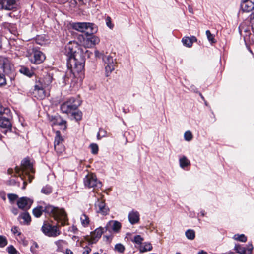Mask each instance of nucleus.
Here are the masks:
<instances>
[{
    "mask_svg": "<svg viewBox=\"0 0 254 254\" xmlns=\"http://www.w3.org/2000/svg\"><path fill=\"white\" fill-rule=\"evenodd\" d=\"M64 53L67 57V67L69 73L75 74L84 68V59L80 46L75 42H70L65 46Z\"/></svg>",
    "mask_w": 254,
    "mask_h": 254,
    "instance_id": "f257e3e1",
    "label": "nucleus"
},
{
    "mask_svg": "<svg viewBox=\"0 0 254 254\" xmlns=\"http://www.w3.org/2000/svg\"><path fill=\"white\" fill-rule=\"evenodd\" d=\"M44 212L52 215L58 223H60L61 226H64L68 224L67 215L64 209L47 205L44 208Z\"/></svg>",
    "mask_w": 254,
    "mask_h": 254,
    "instance_id": "f03ea898",
    "label": "nucleus"
},
{
    "mask_svg": "<svg viewBox=\"0 0 254 254\" xmlns=\"http://www.w3.org/2000/svg\"><path fill=\"white\" fill-rule=\"evenodd\" d=\"M15 173L18 175L22 180H24L25 174L35 172L33 164L27 158H24L21 161V168L16 166L15 168Z\"/></svg>",
    "mask_w": 254,
    "mask_h": 254,
    "instance_id": "7ed1b4c3",
    "label": "nucleus"
},
{
    "mask_svg": "<svg viewBox=\"0 0 254 254\" xmlns=\"http://www.w3.org/2000/svg\"><path fill=\"white\" fill-rule=\"evenodd\" d=\"M11 111L8 108H4L0 103V127L2 128H9L11 127L10 119Z\"/></svg>",
    "mask_w": 254,
    "mask_h": 254,
    "instance_id": "20e7f679",
    "label": "nucleus"
},
{
    "mask_svg": "<svg viewBox=\"0 0 254 254\" xmlns=\"http://www.w3.org/2000/svg\"><path fill=\"white\" fill-rule=\"evenodd\" d=\"M74 29L81 32H85L86 34H92L97 31V26L92 23L77 22L73 25Z\"/></svg>",
    "mask_w": 254,
    "mask_h": 254,
    "instance_id": "39448f33",
    "label": "nucleus"
},
{
    "mask_svg": "<svg viewBox=\"0 0 254 254\" xmlns=\"http://www.w3.org/2000/svg\"><path fill=\"white\" fill-rule=\"evenodd\" d=\"M0 70L6 75L10 74L13 71V65L8 58L0 56Z\"/></svg>",
    "mask_w": 254,
    "mask_h": 254,
    "instance_id": "423d86ee",
    "label": "nucleus"
},
{
    "mask_svg": "<svg viewBox=\"0 0 254 254\" xmlns=\"http://www.w3.org/2000/svg\"><path fill=\"white\" fill-rule=\"evenodd\" d=\"M80 104L78 100L72 98L61 105V110L63 113H68L72 110H76Z\"/></svg>",
    "mask_w": 254,
    "mask_h": 254,
    "instance_id": "0eeeda50",
    "label": "nucleus"
},
{
    "mask_svg": "<svg viewBox=\"0 0 254 254\" xmlns=\"http://www.w3.org/2000/svg\"><path fill=\"white\" fill-rule=\"evenodd\" d=\"M84 182L85 186L89 188H100L102 186L101 182L97 180L96 175L93 173H88L84 178Z\"/></svg>",
    "mask_w": 254,
    "mask_h": 254,
    "instance_id": "6e6552de",
    "label": "nucleus"
},
{
    "mask_svg": "<svg viewBox=\"0 0 254 254\" xmlns=\"http://www.w3.org/2000/svg\"><path fill=\"white\" fill-rule=\"evenodd\" d=\"M42 231L49 237H56L60 234V231L57 226H52L47 222H44Z\"/></svg>",
    "mask_w": 254,
    "mask_h": 254,
    "instance_id": "1a4fd4ad",
    "label": "nucleus"
},
{
    "mask_svg": "<svg viewBox=\"0 0 254 254\" xmlns=\"http://www.w3.org/2000/svg\"><path fill=\"white\" fill-rule=\"evenodd\" d=\"M29 58L32 63L40 64L45 59V56L40 51L33 49L29 54Z\"/></svg>",
    "mask_w": 254,
    "mask_h": 254,
    "instance_id": "9d476101",
    "label": "nucleus"
},
{
    "mask_svg": "<svg viewBox=\"0 0 254 254\" xmlns=\"http://www.w3.org/2000/svg\"><path fill=\"white\" fill-rule=\"evenodd\" d=\"M102 59L105 65L106 76L108 77L115 69L114 59L110 55L104 56Z\"/></svg>",
    "mask_w": 254,
    "mask_h": 254,
    "instance_id": "9b49d317",
    "label": "nucleus"
},
{
    "mask_svg": "<svg viewBox=\"0 0 254 254\" xmlns=\"http://www.w3.org/2000/svg\"><path fill=\"white\" fill-rule=\"evenodd\" d=\"M95 207L96 212L103 215H106L109 213V209L106 206L105 200H103L102 197L98 198L97 201L95 203Z\"/></svg>",
    "mask_w": 254,
    "mask_h": 254,
    "instance_id": "f8f14e48",
    "label": "nucleus"
},
{
    "mask_svg": "<svg viewBox=\"0 0 254 254\" xmlns=\"http://www.w3.org/2000/svg\"><path fill=\"white\" fill-rule=\"evenodd\" d=\"M33 201L26 197L20 198L17 202L19 208L25 210L29 209Z\"/></svg>",
    "mask_w": 254,
    "mask_h": 254,
    "instance_id": "ddd939ff",
    "label": "nucleus"
},
{
    "mask_svg": "<svg viewBox=\"0 0 254 254\" xmlns=\"http://www.w3.org/2000/svg\"><path fill=\"white\" fill-rule=\"evenodd\" d=\"M16 0H0V6L2 9L10 10L16 7Z\"/></svg>",
    "mask_w": 254,
    "mask_h": 254,
    "instance_id": "4468645a",
    "label": "nucleus"
},
{
    "mask_svg": "<svg viewBox=\"0 0 254 254\" xmlns=\"http://www.w3.org/2000/svg\"><path fill=\"white\" fill-rule=\"evenodd\" d=\"M234 250L240 254H252L253 246L252 243H249L247 248L241 246L240 245H236Z\"/></svg>",
    "mask_w": 254,
    "mask_h": 254,
    "instance_id": "2eb2a0df",
    "label": "nucleus"
},
{
    "mask_svg": "<svg viewBox=\"0 0 254 254\" xmlns=\"http://www.w3.org/2000/svg\"><path fill=\"white\" fill-rule=\"evenodd\" d=\"M241 7L244 12H250L254 9V0H242Z\"/></svg>",
    "mask_w": 254,
    "mask_h": 254,
    "instance_id": "dca6fc26",
    "label": "nucleus"
},
{
    "mask_svg": "<svg viewBox=\"0 0 254 254\" xmlns=\"http://www.w3.org/2000/svg\"><path fill=\"white\" fill-rule=\"evenodd\" d=\"M87 37L84 39L85 44L88 47H92L98 44L100 42L99 38L92 34H87Z\"/></svg>",
    "mask_w": 254,
    "mask_h": 254,
    "instance_id": "f3484780",
    "label": "nucleus"
},
{
    "mask_svg": "<svg viewBox=\"0 0 254 254\" xmlns=\"http://www.w3.org/2000/svg\"><path fill=\"white\" fill-rule=\"evenodd\" d=\"M50 121L52 123V125H58L60 126H64L63 130H65L66 129V122L62 119L59 116H52L49 118Z\"/></svg>",
    "mask_w": 254,
    "mask_h": 254,
    "instance_id": "a211bd4d",
    "label": "nucleus"
},
{
    "mask_svg": "<svg viewBox=\"0 0 254 254\" xmlns=\"http://www.w3.org/2000/svg\"><path fill=\"white\" fill-rule=\"evenodd\" d=\"M102 233V229L99 228L95 229V231L91 234L89 243L91 244L96 243L101 237Z\"/></svg>",
    "mask_w": 254,
    "mask_h": 254,
    "instance_id": "6ab92c4d",
    "label": "nucleus"
},
{
    "mask_svg": "<svg viewBox=\"0 0 254 254\" xmlns=\"http://www.w3.org/2000/svg\"><path fill=\"white\" fill-rule=\"evenodd\" d=\"M128 220L129 222L133 225L138 223L140 220V215L136 211H132L128 214Z\"/></svg>",
    "mask_w": 254,
    "mask_h": 254,
    "instance_id": "aec40b11",
    "label": "nucleus"
},
{
    "mask_svg": "<svg viewBox=\"0 0 254 254\" xmlns=\"http://www.w3.org/2000/svg\"><path fill=\"white\" fill-rule=\"evenodd\" d=\"M43 87H39L37 85L35 86L34 94L35 97L38 99H43L46 97L45 91Z\"/></svg>",
    "mask_w": 254,
    "mask_h": 254,
    "instance_id": "412c9836",
    "label": "nucleus"
},
{
    "mask_svg": "<svg viewBox=\"0 0 254 254\" xmlns=\"http://www.w3.org/2000/svg\"><path fill=\"white\" fill-rule=\"evenodd\" d=\"M197 39L195 36L190 37H185L182 38V42L183 45L188 47H191L193 42H196Z\"/></svg>",
    "mask_w": 254,
    "mask_h": 254,
    "instance_id": "4be33fe9",
    "label": "nucleus"
},
{
    "mask_svg": "<svg viewBox=\"0 0 254 254\" xmlns=\"http://www.w3.org/2000/svg\"><path fill=\"white\" fill-rule=\"evenodd\" d=\"M107 227L115 232H117L120 229L121 224L119 222L117 221H110L108 223Z\"/></svg>",
    "mask_w": 254,
    "mask_h": 254,
    "instance_id": "5701e85b",
    "label": "nucleus"
},
{
    "mask_svg": "<svg viewBox=\"0 0 254 254\" xmlns=\"http://www.w3.org/2000/svg\"><path fill=\"white\" fill-rule=\"evenodd\" d=\"M138 248L140 253H144L152 250L153 248L150 243L145 242L139 246Z\"/></svg>",
    "mask_w": 254,
    "mask_h": 254,
    "instance_id": "b1692460",
    "label": "nucleus"
},
{
    "mask_svg": "<svg viewBox=\"0 0 254 254\" xmlns=\"http://www.w3.org/2000/svg\"><path fill=\"white\" fill-rule=\"evenodd\" d=\"M18 218L19 220L22 219L23 220V221L21 222V223H22L24 224H28L31 221L30 215L28 212H26L20 214Z\"/></svg>",
    "mask_w": 254,
    "mask_h": 254,
    "instance_id": "393cba45",
    "label": "nucleus"
},
{
    "mask_svg": "<svg viewBox=\"0 0 254 254\" xmlns=\"http://www.w3.org/2000/svg\"><path fill=\"white\" fill-rule=\"evenodd\" d=\"M52 80V77L49 75H46L41 81V87L43 88L48 87L51 84Z\"/></svg>",
    "mask_w": 254,
    "mask_h": 254,
    "instance_id": "a878e982",
    "label": "nucleus"
},
{
    "mask_svg": "<svg viewBox=\"0 0 254 254\" xmlns=\"http://www.w3.org/2000/svg\"><path fill=\"white\" fill-rule=\"evenodd\" d=\"M179 164L181 168L185 169L190 165V161L185 156H183L179 159Z\"/></svg>",
    "mask_w": 254,
    "mask_h": 254,
    "instance_id": "bb28decb",
    "label": "nucleus"
},
{
    "mask_svg": "<svg viewBox=\"0 0 254 254\" xmlns=\"http://www.w3.org/2000/svg\"><path fill=\"white\" fill-rule=\"evenodd\" d=\"M43 212H44V208L39 206L33 209V214L35 217L38 218L41 216Z\"/></svg>",
    "mask_w": 254,
    "mask_h": 254,
    "instance_id": "cd10ccee",
    "label": "nucleus"
},
{
    "mask_svg": "<svg viewBox=\"0 0 254 254\" xmlns=\"http://www.w3.org/2000/svg\"><path fill=\"white\" fill-rule=\"evenodd\" d=\"M80 221L81 224L84 227H86L89 224L90 220L89 217L83 214L80 217Z\"/></svg>",
    "mask_w": 254,
    "mask_h": 254,
    "instance_id": "c85d7f7f",
    "label": "nucleus"
},
{
    "mask_svg": "<svg viewBox=\"0 0 254 254\" xmlns=\"http://www.w3.org/2000/svg\"><path fill=\"white\" fill-rule=\"evenodd\" d=\"M19 72L28 77H31L33 74V72L30 69L24 66L20 68Z\"/></svg>",
    "mask_w": 254,
    "mask_h": 254,
    "instance_id": "c756f323",
    "label": "nucleus"
},
{
    "mask_svg": "<svg viewBox=\"0 0 254 254\" xmlns=\"http://www.w3.org/2000/svg\"><path fill=\"white\" fill-rule=\"evenodd\" d=\"M186 237L190 240L194 239L195 237V233L193 230L188 229L185 232Z\"/></svg>",
    "mask_w": 254,
    "mask_h": 254,
    "instance_id": "7c9ffc66",
    "label": "nucleus"
},
{
    "mask_svg": "<svg viewBox=\"0 0 254 254\" xmlns=\"http://www.w3.org/2000/svg\"><path fill=\"white\" fill-rule=\"evenodd\" d=\"M144 239L140 235H137L134 236L132 241L140 246L142 244V241Z\"/></svg>",
    "mask_w": 254,
    "mask_h": 254,
    "instance_id": "2f4dec72",
    "label": "nucleus"
},
{
    "mask_svg": "<svg viewBox=\"0 0 254 254\" xmlns=\"http://www.w3.org/2000/svg\"><path fill=\"white\" fill-rule=\"evenodd\" d=\"M54 148L58 153H61L64 150V144H54Z\"/></svg>",
    "mask_w": 254,
    "mask_h": 254,
    "instance_id": "473e14b6",
    "label": "nucleus"
},
{
    "mask_svg": "<svg viewBox=\"0 0 254 254\" xmlns=\"http://www.w3.org/2000/svg\"><path fill=\"white\" fill-rule=\"evenodd\" d=\"M233 239L242 242L247 241V237L244 234H235L233 236Z\"/></svg>",
    "mask_w": 254,
    "mask_h": 254,
    "instance_id": "72a5a7b5",
    "label": "nucleus"
},
{
    "mask_svg": "<svg viewBox=\"0 0 254 254\" xmlns=\"http://www.w3.org/2000/svg\"><path fill=\"white\" fill-rule=\"evenodd\" d=\"M64 138L61 136L60 132L57 131L56 132V136L55 137V143H60L64 141Z\"/></svg>",
    "mask_w": 254,
    "mask_h": 254,
    "instance_id": "f704fd0d",
    "label": "nucleus"
},
{
    "mask_svg": "<svg viewBox=\"0 0 254 254\" xmlns=\"http://www.w3.org/2000/svg\"><path fill=\"white\" fill-rule=\"evenodd\" d=\"M193 135L190 131H187L184 133V138L186 141H190L192 138Z\"/></svg>",
    "mask_w": 254,
    "mask_h": 254,
    "instance_id": "c9c22d12",
    "label": "nucleus"
},
{
    "mask_svg": "<svg viewBox=\"0 0 254 254\" xmlns=\"http://www.w3.org/2000/svg\"><path fill=\"white\" fill-rule=\"evenodd\" d=\"M72 116L76 121H79L82 119V113L80 111H76L72 113Z\"/></svg>",
    "mask_w": 254,
    "mask_h": 254,
    "instance_id": "e433bc0d",
    "label": "nucleus"
},
{
    "mask_svg": "<svg viewBox=\"0 0 254 254\" xmlns=\"http://www.w3.org/2000/svg\"><path fill=\"white\" fill-rule=\"evenodd\" d=\"M89 148L91 149L93 154H96L98 153V146L97 144H90Z\"/></svg>",
    "mask_w": 254,
    "mask_h": 254,
    "instance_id": "4c0bfd02",
    "label": "nucleus"
},
{
    "mask_svg": "<svg viewBox=\"0 0 254 254\" xmlns=\"http://www.w3.org/2000/svg\"><path fill=\"white\" fill-rule=\"evenodd\" d=\"M206 34L209 42H210L211 43L216 42L214 36L211 33L209 30H207L206 31Z\"/></svg>",
    "mask_w": 254,
    "mask_h": 254,
    "instance_id": "58836bf2",
    "label": "nucleus"
},
{
    "mask_svg": "<svg viewBox=\"0 0 254 254\" xmlns=\"http://www.w3.org/2000/svg\"><path fill=\"white\" fill-rule=\"evenodd\" d=\"M7 244V240L5 236L0 235V247H4Z\"/></svg>",
    "mask_w": 254,
    "mask_h": 254,
    "instance_id": "ea45409f",
    "label": "nucleus"
},
{
    "mask_svg": "<svg viewBox=\"0 0 254 254\" xmlns=\"http://www.w3.org/2000/svg\"><path fill=\"white\" fill-rule=\"evenodd\" d=\"M41 192L45 194H48L52 192V189L50 187L46 186L42 189Z\"/></svg>",
    "mask_w": 254,
    "mask_h": 254,
    "instance_id": "a19ab883",
    "label": "nucleus"
},
{
    "mask_svg": "<svg viewBox=\"0 0 254 254\" xmlns=\"http://www.w3.org/2000/svg\"><path fill=\"white\" fill-rule=\"evenodd\" d=\"M115 250L120 253H123L125 250V247L122 244H118L115 246Z\"/></svg>",
    "mask_w": 254,
    "mask_h": 254,
    "instance_id": "79ce46f5",
    "label": "nucleus"
},
{
    "mask_svg": "<svg viewBox=\"0 0 254 254\" xmlns=\"http://www.w3.org/2000/svg\"><path fill=\"white\" fill-rule=\"evenodd\" d=\"M106 134V131L103 129H100L97 134V138L98 139L101 138L105 136Z\"/></svg>",
    "mask_w": 254,
    "mask_h": 254,
    "instance_id": "37998d69",
    "label": "nucleus"
},
{
    "mask_svg": "<svg viewBox=\"0 0 254 254\" xmlns=\"http://www.w3.org/2000/svg\"><path fill=\"white\" fill-rule=\"evenodd\" d=\"M8 198L10 202H13L18 198V196L16 194L11 193L8 194Z\"/></svg>",
    "mask_w": 254,
    "mask_h": 254,
    "instance_id": "c03bdc74",
    "label": "nucleus"
},
{
    "mask_svg": "<svg viewBox=\"0 0 254 254\" xmlns=\"http://www.w3.org/2000/svg\"><path fill=\"white\" fill-rule=\"evenodd\" d=\"M6 80L5 76L0 74V86L6 85Z\"/></svg>",
    "mask_w": 254,
    "mask_h": 254,
    "instance_id": "a18cd8bd",
    "label": "nucleus"
},
{
    "mask_svg": "<svg viewBox=\"0 0 254 254\" xmlns=\"http://www.w3.org/2000/svg\"><path fill=\"white\" fill-rule=\"evenodd\" d=\"M7 250L10 254H16L17 252L13 246H10L7 248Z\"/></svg>",
    "mask_w": 254,
    "mask_h": 254,
    "instance_id": "49530a36",
    "label": "nucleus"
},
{
    "mask_svg": "<svg viewBox=\"0 0 254 254\" xmlns=\"http://www.w3.org/2000/svg\"><path fill=\"white\" fill-rule=\"evenodd\" d=\"M11 231L15 235H20L21 234L20 232L19 231V229L17 227H13L11 228Z\"/></svg>",
    "mask_w": 254,
    "mask_h": 254,
    "instance_id": "de8ad7c7",
    "label": "nucleus"
},
{
    "mask_svg": "<svg viewBox=\"0 0 254 254\" xmlns=\"http://www.w3.org/2000/svg\"><path fill=\"white\" fill-rule=\"evenodd\" d=\"M106 24L110 28L113 27V26L111 25V18L109 16H108L106 18Z\"/></svg>",
    "mask_w": 254,
    "mask_h": 254,
    "instance_id": "09e8293b",
    "label": "nucleus"
},
{
    "mask_svg": "<svg viewBox=\"0 0 254 254\" xmlns=\"http://www.w3.org/2000/svg\"><path fill=\"white\" fill-rule=\"evenodd\" d=\"M91 251V249L89 247H86L84 249V251L82 253V254H88Z\"/></svg>",
    "mask_w": 254,
    "mask_h": 254,
    "instance_id": "8fccbe9b",
    "label": "nucleus"
},
{
    "mask_svg": "<svg viewBox=\"0 0 254 254\" xmlns=\"http://www.w3.org/2000/svg\"><path fill=\"white\" fill-rule=\"evenodd\" d=\"M64 241L62 240H59L55 242V244L57 246H59L61 245L62 244L64 243Z\"/></svg>",
    "mask_w": 254,
    "mask_h": 254,
    "instance_id": "3c124183",
    "label": "nucleus"
},
{
    "mask_svg": "<svg viewBox=\"0 0 254 254\" xmlns=\"http://www.w3.org/2000/svg\"><path fill=\"white\" fill-rule=\"evenodd\" d=\"M29 174L30 173H27V174H25L28 177L29 182H31L32 181V180H33V179L34 178V177L33 176L30 175Z\"/></svg>",
    "mask_w": 254,
    "mask_h": 254,
    "instance_id": "603ef678",
    "label": "nucleus"
},
{
    "mask_svg": "<svg viewBox=\"0 0 254 254\" xmlns=\"http://www.w3.org/2000/svg\"><path fill=\"white\" fill-rule=\"evenodd\" d=\"M250 20L254 24V11L250 16Z\"/></svg>",
    "mask_w": 254,
    "mask_h": 254,
    "instance_id": "864d4df0",
    "label": "nucleus"
},
{
    "mask_svg": "<svg viewBox=\"0 0 254 254\" xmlns=\"http://www.w3.org/2000/svg\"><path fill=\"white\" fill-rule=\"evenodd\" d=\"M95 55L96 57L100 58L102 55L101 53L99 52L98 50L95 51Z\"/></svg>",
    "mask_w": 254,
    "mask_h": 254,
    "instance_id": "5fc2aeb1",
    "label": "nucleus"
},
{
    "mask_svg": "<svg viewBox=\"0 0 254 254\" xmlns=\"http://www.w3.org/2000/svg\"><path fill=\"white\" fill-rule=\"evenodd\" d=\"M198 254H208L206 252L201 250L198 252Z\"/></svg>",
    "mask_w": 254,
    "mask_h": 254,
    "instance_id": "6e6d98bb",
    "label": "nucleus"
},
{
    "mask_svg": "<svg viewBox=\"0 0 254 254\" xmlns=\"http://www.w3.org/2000/svg\"><path fill=\"white\" fill-rule=\"evenodd\" d=\"M72 252L70 250L67 249L66 251V254H72Z\"/></svg>",
    "mask_w": 254,
    "mask_h": 254,
    "instance_id": "4d7b16f0",
    "label": "nucleus"
},
{
    "mask_svg": "<svg viewBox=\"0 0 254 254\" xmlns=\"http://www.w3.org/2000/svg\"><path fill=\"white\" fill-rule=\"evenodd\" d=\"M80 1L82 2L83 4H86L90 0H79Z\"/></svg>",
    "mask_w": 254,
    "mask_h": 254,
    "instance_id": "13d9d810",
    "label": "nucleus"
},
{
    "mask_svg": "<svg viewBox=\"0 0 254 254\" xmlns=\"http://www.w3.org/2000/svg\"><path fill=\"white\" fill-rule=\"evenodd\" d=\"M7 171L9 174H11L13 172V169L11 168L8 169Z\"/></svg>",
    "mask_w": 254,
    "mask_h": 254,
    "instance_id": "bf43d9fd",
    "label": "nucleus"
},
{
    "mask_svg": "<svg viewBox=\"0 0 254 254\" xmlns=\"http://www.w3.org/2000/svg\"><path fill=\"white\" fill-rule=\"evenodd\" d=\"M26 184H27L26 182L25 181H24V182H23V186L22 187V189H25Z\"/></svg>",
    "mask_w": 254,
    "mask_h": 254,
    "instance_id": "052dcab7",
    "label": "nucleus"
},
{
    "mask_svg": "<svg viewBox=\"0 0 254 254\" xmlns=\"http://www.w3.org/2000/svg\"><path fill=\"white\" fill-rule=\"evenodd\" d=\"M189 10L190 12L192 13V9L190 6H189Z\"/></svg>",
    "mask_w": 254,
    "mask_h": 254,
    "instance_id": "680f3d73",
    "label": "nucleus"
},
{
    "mask_svg": "<svg viewBox=\"0 0 254 254\" xmlns=\"http://www.w3.org/2000/svg\"><path fill=\"white\" fill-rule=\"evenodd\" d=\"M201 215L202 216H204L205 214V212L204 211H201Z\"/></svg>",
    "mask_w": 254,
    "mask_h": 254,
    "instance_id": "e2e57ef3",
    "label": "nucleus"
},
{
    "mask_svg": "<svg viewBox=\"0 0 254 254\" xmlns=\"http://www.w3.org/2000/svg\"><path fill=\"white\" fill-rule=\"evenodd\" d=\"M13 213L15 215H17V210H15L13 211Z\"/></svg>",
    "mask_w": 254,
    "mask_h": 254,
    "instance_id": "0e129e2a",
    "label": "nucleus"
},
{
    "mask_svg": "<svg viewBox=\"0 0 254 254\" xmlns=\"http://www.w3.org/2000/svg\"><path fill=\"white\" fill-rule=\"evenodd\" d=\"M61 126V129L63 130V128L64 127V126L63 125V126Z\"/></svg>",
    "mask_w": 254,
    "mask_h": 254,
    "instance_id": "69168bd1",
    "label": "nucleus"
},
{
    "mask_svg": "<svg viewBox=\"0 0 254 254\" xmlns=\"http://www.w3.org/2000/svg\"><path fill=\"white\" fill-rule=\"evenodd\" d=\"M200 95H201V98H202V99H203L204 98H203V97L202 96V95H201V94H200Z\"/></svg>",
    "mask_w": 254,
    "mask_h": 254,
    "instance_id": "338daca9",
    "label": "nucleus"
},
{
    "mask_svg": "<svg viewBox=\"0 0 254 254\" xmlns=\"http://www.w3.org/2000/svg\"><path fill=\"white\" fill-rule=\"evenodd\" d=\"M176 254H181L180 253H176Z\"/></svg>",
    "mask_w": 254,
    "mask_h": 254,
    "instance_id": "774afa93",
    "label": "nucleus"
}]
</instances>
